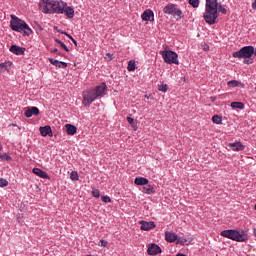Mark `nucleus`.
<instances>
[{"label": "nucleus", "mask_w": 256, "mask_h": 256, "mask_svg": "<svg viewBox=\"0 0 256 256\" xmlns=\"http://www.w3.org/2000/svg\"><path fill=\"white\" fill-rule=\"evenodd\" d=\"M212 121L213 123H215L216 125H221L223 123V117L219 116V115H214L212 117Z\"/></svg>", "instance_id": "nucleus-26"}, {"label": "nucleus", "mask_w": 256, "mask_h": 256, "mask_svg": "<svg viewBox=\"0 0 256 256\" xmlns=\"http://www.w3.org/2000/svg\"><path fill=\"white\" fill-rule=\"evenodd\" d=\"M40 133L42 137H47V135H50L51 137H53V131L51 130V126L49 125L40 127Z\"/></svg>", "instance_id": "nucleus-18"}, {"label": "nucleus", "mask_w": 256, "mask_h": 256, "mask_svg": "<svg viewBox=\"0 0 256 256\" xmlns=\"http://www.w3.org/2000/svg\"><path fill=\"white\" fill-rule=\"evenodd\" d=\"M40 9L43 13L53 15L65 13L68 19L75 17V9L71 6H67V2L57 0H41L39 4Z\"/></svg>", "instance_id": "nucleus-1"}, {"label": "nucleus", "mask_w": 256, "mask_h": 256, "mask_svg": "<svg viewBox=\"0 0 256 256\" xmlns=\"http://www.w3.org/2000/svg\"><path fill=\"white\" fill-rule=\"evenodd\" d=\"M141 227L140 229L142 231H151V229H155V227H157V225L153 222H147L145 220L140 221Z\"/></svg>", "instance_id": "nucleus-10"}, {"label": "nucleus", "mask_w": 256, "mask_h": 256, "mask_svg": "<svg viewBox=\"0 0 256 256\" xmlns=\"http://www.w3.org/2000/svg\"><path fill=\"white\" fill-rule=\"evenodd\" d=\"M98 245H99V247H109V242L102 239L99 241Z\"/></svg>", "instance_id": "nucleus-35"}, {"label": "nucleus", "mask_w": 256, "mask_h": 256, "mask_svg": "<svg viewBox=\"0 0 256 256\" xmlns=\"http://www.w3.org/2000/svg\"><path fill=\"white\" fill-rule=\"evenodd\" d=\"M162 58L164 59V63L168 65H179V55L172 50H164L160 52Z\"/></svg>", "instance_id": "nucleus-7"}, {"label": "nucleus", "mask_w": 256, "mask_h": 256, "mask_svg": "<svg viewBox=\"0 0 256 256\" xmlns=\"http://www.w3.org/2000/svg\"><path fill=\"white\" fill-rule=\"evenodd\" d=\"M142 192H144L146 195H155V186H153V184H148L147 186L143 187Z\"/></svg>", "instance_id": "nucleus-20"}, {"label": "nucleus", "mask_w": 256, "mask_h": 256, "mask_svg": "<svg viewBox=\"0 0 256 256\" xmlns=\"http://www.w3.org/2000/svg\"><path fill=\"white\" fill-rule=\"evenodd\" d=\"M0 150H1V146H0Z\"/></svg>", "instance_id": "nucleus-47"}, {"label": "nucleus", "mask_w": 256, "mask_h": 256, "mask_svg": "<svg viewBox=\"0 0 256 256\" xmlns=\"http://www.w3.org/2000/svg\"><path fill=\"white\" fill-rule=\"evenodd\" d=\"M164 13L167 15H173V17H179V19H182L183 17V11L181 9L176 8L175 4H168L163 9Z\"/></svg>", "instance_id": "nucleus-8"}, {"label": "nucleus", "mask_w": 256, "mask_h": 256, "mask_svg": "<svg viewBox=\"0 0 256 256\" xmlns=\"http://www.w3.org/2000/svg\"><path fill=\"white\" fill-rule=\"evenodd\" d=\"M61 33H62V35H66V37H68V39H71V41H72L73 36H71V35H70V34H68L67 32H63V31H61Z\"/></svg>", "instance_id": "nucleus-40"}, {"label": "nucleus", "mask_w": 256, "mask_h": 256, "mask_svg": "<svg viewBox=\"0 0 256 256\" xmlns=\"http://www.w3.org/2000/svg\"><path fill=\"white\" fill-rule=\"evenodd\" d=\"M66 133L67 135H75L77 133V127L73 124H66Z\"/></svg>", "instance_id": "nucleus-22"}, {"label": "nucleus", "mask_w": 256, "mask_h": 256, "mask_svg": "<svg viewBox=\"0 0 256 256\" xmlns=\"http://www.w3.org/2000/svg\"><path fill=\"white\" fill-rule=\"evenodd\" d=\"M127 121L134 128V131H137V124H135V119L128 116Z\"/></svg>", "instance_id": "nucleus-29"}, {"label": "nucleus", "mask_w": 256, "mask_h": 256, "mask_svg": "<svg viewBox=\"0 0 256 256\" xmlns=\"http://www.w3.org/2000/svg\"><path fill=\"white\" fill-rule=\"evenodd\" d=\"M107 93V84L102 82L100 85L96 86L94 89L87 90L83 92L82 103L85 107H89L96 99H101L105 97Z\"/></svg>", "instance_id": "nucleus-3"}, {"label": "nucleus", "mask_w": 256, "mask_h": 256, "mask_svg": "<svg viewBox=\"0 0 256 256\" xmlns=\"http://www.w3.org/2000/svg\"><path fill=\"white\" fill-rule=\"evenodd\" d=\"M176 256H187V255H185L183 253H178Z\"/></svg>", "instance_id": "nucleus-44"}, {"label": "nucleus", "mask_w": 256, "mask_h": 256, "mask_svg": "<svg viewBox=\"0 0 256 256\" xmlns=\"http://www.w3.org/2000/svg\"><path fill=\"white\" fill-rule=\"evenodd\" d=\"M10 52L14 55H25V48L17 45H12L10 47Z\"/></svg>", "instance_id": "nucleus-15"}, {"label": "nucleus", "mask_w": 256, "mask_h": 256, "mask_svg": "<svg viewBox=\"0 0 256 256\" xmlns=\"http://www.w3.org/2000/svg\"><path fill=\"white\" fill-rule=\"evenodd\" d=\"M9 185V181L5 178H0V187H7Z\"/></svg>", "instance_id": "nucleus-34"}, {"label": "nucleus", "mask_w": 256, "mask_h": 256, "mask_svg": "<svg viewBox=\"0 0 256 256\" xmlns=\"http://www.w3.org/2000/svg\"><path fill=\"white\" fill-rule=\"evenodd\" d=\"M103 203H111V197L109 196H102Z\"/></svg>", "instance_id": "nucleus-38"}, {"label": "nucleus", "mask_w": 256, "mask_h": 256, "mask_svg": "<svg viewBox=\"0 0 256 256\" xmlns=\"http://www.w3.org/2000/svg\"><path fill=\"white\" fill-rule=\"evenodd\" d=\"M32 173L41 179H50L49 174H47V172L43 171L41 168H33Z\"/></svg>", "instance_id": "nucleus-14"}, {"label": "nucleus", "mask_w": 256, "mask_h": 256, "mask_svg": "<svg viewBox=\"0 0 256 256\" xmlns=\"http://www.w3.org/2000/svg\"><path fill=\"white\" fill-rule=\"evenodd\" d=\"M146 99H149V96L145 95Z\"/></svg>", "instance_id": "nucleus-46"}, {"label": "nucleus", "mask_w": 256, "mask_h": 256, "mask_svg": "<svg viewBox=\"0 0 256 256\" xmlns=\"http://www.w3.org/2000/svg\"><path fill=\"white\" fill-rule=\"evenodd\" d=\"M24 115L28 119L33 117V115H39V108L32 106L25 111Z\"/></svg>", "instance_id": "nucleus-16"}, {"label": "nucleus", "mask_w": 256, "mask_h": 256, "mask_svg": "<svg viewBox=\"0 0 256 256\" xmlns=\"http://www.w3.org/2000/svg\"><path fill=\"white\" fill-rule=\"evenodd\" d=\"M178 237L179 236H177V234L173 232H169V231L165 232V239L168 243H175V241L177 242Z\"/></svg>", "instance_id": "nucleus-17"}, {"label": "nucleus", "mask_w": 256, "mask_h": 256, "mask_svg": "<svg viewBox=\"0 0 256 256\" xmlns=\"http://www.w3.org/2000/svg\"><path fill=\"white\" fill-rule=\"evenodd\" d=\"M128 71H135L136 69V65H135V61L130 60L128 62V67H127Z\"/></svg>", "instance_id": "nucleus-28"}, {"label": "nucleus", "mask_w": 256, "mask_h": 256, "mask_svg": "<svg viewBox=\"0 0 256 256\" xmlns=\"http://www.w3.org/2000/svg\"><path fill=\"white\" fill-rule=\"evenodd\" d=\"M241 83L237 80L228 81L227 85L228 87H239Z\"/></svg>", "instance_id": "nucleus-31"}, {"label": "nucleus", "mask_w": 256, "mask_h": 256, "mask_svg": "<svg viewBox=\"0 0 256 256\" xmlns=\"http://www.w3.org/2000/svg\"><path fill=\"white\" fill-rule=\"evenodd\" d=\"M252 9H256V0L252 3Z\"/></svg>", "instance_id": "nucleus-41"}, {"label": "nucleus", "mask_w": 256, "mask_h": 256, "mask_svg": "<svg viewBox=\"0 0 256 256\" xmlns=\"http://www.w3.org/2000/svg\"><path fill=\"white\" fill-rule=\"evenodd\" d=\"M169 89V86L165 83L158 84V91H161V93H167Z\"/></svg>", "instance_id": "nucleus-25"}, {"label": "nucleus", "mask_w": 256, "mask_h": 256, "mask_svg": "<svg viewBox=\"0 0 256 256\" xmlns=\"http://www.w3.org/2000/svg\"><path fill=\"white\" fill-rule=\"evenodd\" d=\"M92 196L96 199H99L101 197V192L99 191V189L92 190Z\"/></svg>", "instance_id": "nucleus-33"}, {"label": "nucleus", "mask_w": 256, "mask_h": 256, "mask_svg": "<svg viewBox=\"0 0 256 256\" xmlns=\"http://www.w3.org/2000/svg\"><path fill=\"white\" fill-rule=\"evenodd\" d=\"M219 12L222 13V15H227V10L223 5H219L217 0H206L203 19L208 25H215V23H217Z\"/></svg>", "instance_id": "nucleus-2"}, {"label": "nucleus", "mask_w": 256, "mask_h": 256, "mask_svg": "<svg viewBox=\"0 0 256 256\" xmlns=\"http://www.w3.org/2000/svg\"><path fill=\"white\" fill-rule=\"evenodd\" d=\"M142 21H155V14L152 12L151 9L145 10L142 15Z\"/></svg>", "instance_id": "nucleus-11"}, {"label": "nucleus", "mask_w": 256, "mask_h": 256, "mask_svg": "<svg viewBox=\"0 0 256 256\" xmlns=\"http://www.w3.org/2000/svg\"><path fill=\"white\" fill-rule=\"evenodd\" d=\"M253 53H255L253 46H244L240 50L233 52L232 57H234V59H251Z\"/></svg>", "instance_id": "nucleus-6"}, {"label": "nucleus", "mask_w": 256, "mask_h": 256, "mask_svg": "<svg viewBox=\"0 0 256 256\" xmlns=\"http://www.w3.org/2000/svg\"><path fill=\"white\" fill-rule=\"evenodd\" d=\"M10 28L12 31L22 33L24 37H29L33 33V30L29 27L26 21L19 19L15 15H11Z\"/></svg>", "instance_id": "nucleus-4"}, {"label": "nucleus", "mask_w": 256, "mask_h": 256, "mask_svg": "<svg viewBox=\"0 0 256 256\" xmlns=\"http://www.w3.org/2000/svg\"><path fill=\"white\" fill-rule=\"evenodd\" d=\"M135 185H149V179L145 178V177H136L134 180Z\"/></svg>", "instance_id": "nucleus-21"}, {"label": "nucleus", "mask_w": 256, "mask_h": 256, "mask_svg": "<svg viewBox=\"0 0 256 256\" xmlns=\"http://www.w3.org/2000/svg\"><path fill=\"white\" fill-rule=\"evenodd\" d=\"M162 252L163 250H161V247H159V245L155 243H151L148 245V249H147L148 255L155 256V255L161 254Z\"/></svg>", "instance_id": "nucleus-9"}, {"label": "nucleus", "mask_w": 256, "mask_h": 256, "mask_svg": "<svg viewBox=\"0 0 256 256\" xmlns=\"http://www.w3.org/2000/svg\"><path fill=\"white\" fill-rule=\"evenodd\" d=\"M253 234L256 237V228L253 229Z\"/></svg>", "instance_id": "nucleus-45"}, {"label": "nucleus", "mask_w": 256, "mask_h": 256, "mask_svg": "<svg viewBox=\"0 0 256 256\" xmlns=\"http://www.w3.org/2000/svg\"><path fill=\"white\" fill-rule=\"evenodd\" d=\"M59 50L57 48L52 50V53H57Z\"/></svg>", "instance_id": "nucleus-43"}, {"label": "nucleus", "mask_w": 256, "mask_h": 256, "mask_svg": "<svg viewBox=\"0 0 256 256\" xmlns=\"http://www.w3.org/2000/svg\"><path fill=\"white\" fill-rule=\"evenodd\" d=\"M199 3H201L199 0H189V5H191L194 9L199 7Z\"/></svg>", "instance_id": "nucleus-32"}, {"label": "nucleus", "mask_w": 256, "mask_h": 256, "mask_svg": "<svg viewBox=\"0 0 256 256\" xmlns=\"http://www.w3.org/2000/svg\"><path fill=\"white\" fill-rule=\"evenodd\" d=\"M9 67H11V62H3L0 64V73H5V71H9Z\"/></svg>", "instance_id": "nucleus-23"}, {"label": "nucleus", "mask_w": 256, "mask_h": 256, "mask_svg": "<svg viewBox=\"0 0 256 256\" xmlns=\"http://www.w3.org/2000/svg\"><path fill=\"white\" fill-rule=\"evenodd\" d=\"M72 42H73L74 45L77 47V40H75V38L72 39Z\"/></svg>", "instance_id": "nucleus-42"}, {"label": "nucleus", "mask_w": 256, "mask_h": 256, "mask_svg": "<svg viewBox=\"0 0 256 256\" xmlns=\"http://www.w3.org/2000/svg\"><path fill=\"white\" fill-rule=\"evenodd\" d=\"M55 42L60 45V47H62V49H64V51H66L67 53H69V48L67 47V45H65V43H63V41H61L59 38L55 39Z\"/></svg>", "instance_id": "nucleus-27"}, {"label": "nucleus", "mask_w": 256, "mask_h": 256, "mask_svg": "<svg viewBox=\"0 0 256 256\" xmlns=\"http://www.w3.org/2000/svg\"><path fill=\"white\" fill-rule=\"evenodd\" d=\"M106 59L107 61H113V54L111 53L106 54Z\"/></svg>", "instance_id": "nucleus-39"}, {"label": "nucleus", "mask_w": 256, "mask_h": 256, "mask_svg": "<svg viewBox=\"0 0 256 256\" xmlns=\"http://www.w3.org/2000/svg\"><path fill=\"white\" fill-rule=\"evenodd\" d=\"M232 109H245V104L243 102H232Z\"/></svg>", "instance_id": "nucleus-24"}, {"label": "nucleus", "mask_w": 256, "mask_h": 256, "mask_svg": "<svg viewBox=\"0 0 256 256\" xmlns=\"http://www.w3.org/2000/svg\"><path fill=\"white\" fill-rule=\"evenodd\" d=\"M220 235L232 241H237L238 243L249 241V235L245 233V230L228 229L221 231Z\"/></svg>", "instance_id": "nucleus-5"}, {"label": "nucleus", "mask_w": 256, "mask_h": 256, "mask_svg": "<svg viewBox=\"0 0 256 256\" xmlns=\"http://www.w3.org/2000/svg\"><path fill=\"white\" fill-rule=\"evenodd\" d=\"M228 147L232 151H245V145H243L241 142L229 143Z\"/></svg>", "instance_id": "nucleus-13"}, {"label": "nucleus", "mask_w": 256, "mask_h": 256, "mask_svg": "<svg viewBox=\"0 0 256 256\" xmlns=\"http://www.w3.org/2000/svg\"><path fill=\"white\" fill-rule=\"evenodd\" d=\"M192 241H193V238H191V237L186 238V237H183V236L182 237L178 236L176 244L177 245H191Z\"/></svg>", "instance_id": "nucleus-19"}, {"label": "nucleus", "mask_w": 256, "mask_h": 256, "mask_svg": "<svg viewBox=\"0 0 256 256\" xmlns=\"http://www.w3.org/2000/svg\"><path fill=\"white\" fill-rule=\"evenodd\" d=\"M70 179L72 181H79V174L77 173V171H72L71 172Z\"/></svg>", "instance_id": "nucleus-30"}, {"label": "nucleus", "mask_w": 256, "mask_h": 256, "mask_svg": "<svg viewBox=\"0 0 256 256\" xmlns=\"http://www.w3.org/2000/svg\"><path fill=\"white\" fill-rule=\"evenodd\" d=\"M253 63H254L253 58H246V59L244 60V64H245V65H253Z\"/></svg>", "instance_id": "nucleus-37"}, {"label": "nucleus", "mask_w": 256, "mask_h": 256, "mask_svg": "<svg viewBox=\"0 0 256 256\" xmlns=\"http://www.w3.org/2000/svg\"><path fill=\"white\" fill-rule=\"evenodd\" d=\"M0 159H2L3 161H11V156L7 154H2L0 155Z\"/></svg>", "instance_id": "nucleus-36"}, {"label": "nucleus", "mask_w": 256, "mask_h": 256, "mask_svg": "<svg viewBox=\"0 0 256 256\" xmlns=\"http://www.w3.org/2000/svg\"><path fill=\"white\" fill-rule=\"evenodd\" d=\"M49 63L54 65V67H58L59 69H67V62L55 60L53 58H48Z\"/></svg>", "instance_id": "nucleus-12"}]
</instances>
